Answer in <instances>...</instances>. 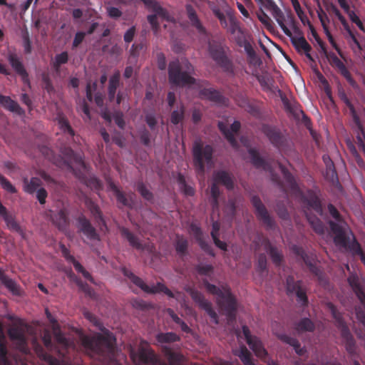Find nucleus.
Masks as SVG:
<instances>
[{
	"label": "nucleus",
	"mask_w": 365,
	"mask_h": 365,
	"mask_svg": "<svg viewBox=\"0 0 365 365\" xmlns=\"http://www.w3.org/2000/svg\"><path fill=\"white\" fill-rule=\"evenodd\" d=\"M194 73V66L186 58L181 61L175 59L168 64V80L172 85L201 88L204 84L208 83L207 81L195 78L192 76Z\"/></svg>",
	"instance_id": "f257e3e1"
},
{
	"label": "nucleus",
	"mask_w": 365,
	"mask_h": 365,
	"mask_svg": "<svg viewBox=\"0 0 365 365\" xmlns=\"http://www.w3.org/2000/svg\"><path fill=\"white\" fill-rule=\"evenodd\" d=\"M203 284L207 291L216 296V302L219 307L225 312L229 321H233L236 318L237 300L232 294L230 288L227 285L218 287L204 280Z\"/></svg>",
	"instance_id": "f03ea898"
},
{
	"label": "nucleus",
	"mask_w": 365,
	"mask_h": 365,
	"mask_svg": "<svg viewBox=\"0 0 365 365\" xmlns=\"http://www.w3.org/2000/svg\"><path fill=\"white\" fill-rule=\"evenodd\" d=\"M82 343L85 349L93 355L106 359L111 358L114 354L115 338L108 333L85 336Z\"/></svg>",
	"instance_id": "7ed1b4c3"
},
{
	"label": "nucleus",
	"mask_w": 365,
	"mask_h": 365,
	"mask_svg": "<svg viewBox=\"0 0 365 365\" xmlns=\"http://www.w3.org/2000/svg\"><path fill=\"white\" fill-rule=\"evenodd\" d=\"M214 148L210 145H204L201 140H195L192 145V163L197 174L203 175L205 165L212 164Z\"/></svg>",
	"instance_id": "20e7f679"
},
{
	"label": "nucleus",
	"mask_w": 365,
	"mask_h": 365,
	"mask_svg": "<svg viewBox=\"0 0 365 365\" xmlns=\"http://www.w3.org/2000/svg\"><path fill=\"white\" fill-rule=\"evenodd\" d=\"M307 21L309 26L314 38L318 43L322 52L324 53V56L329 61L330 65L346 80V81L350 84V86L355 88L356 86V83L352 78L351 73L349 72L345 64L337 57V56L334 53L327 51L324 43L319 38L313 26L311 24L308 19H307Z\"/></svg>",
	"instance_id": "39448f33"
},
{
	"label": "nucleus",
	"mask_w": 365,
	"mask_h": 365,
	"mask_svg": "<svg viewBox=\"0 0 365 365\" xmlns=\"http://www.w3.org/2000/svg\"><path fill=\"white\" fill-rule=\"evenodd\" d=\"M262 132L281 154L289 155L294 151L293 143L276 126L263 124Z\"/></svg>",
	"instance_id": "423d86ee"
},
{
	"label": "nucleus",
	"mask_w": 365,
	"mask_h": 365,
	"mask_svg": "<svg viewBox=\"0 0 365 365\" xmlns=\"http://www.w3.org/2000/svg\"><path fill=\"white\" fill-rule=\"evenodd\" d=\"M333 317L336 320V326L340 330L341 336L344 343L346 350L350 354H353L356 351V341L351 334L349 327L343 320L340 313L337 311L335 306L331 303L329 304Z\"/></svg>",
	"instance_id": "0eeeda50"
},
{
	"label": "nucleus",
	"mask_w": 365,
	"mask_h": 365,
	"mask_svg": "<svg viewBox=\"0 0 365 365\" xmlns=\"http://www.w3.org/2000/svg\"><path fill=\"white\" fill-rule=\"evenodd\" d=\"M208 51L212 60L223 71L228 73H234V64L227 56L222 46L217 42H209Z\"/></svg>",
	"instance_id": "6e6552de"
},
{
	"label": "nucleus",
	"mask_w": 365,
	"mask_h": 365,
	"mask_svg": "<svg viewBox=\"0 0 365 365\" xmlns=\"http://www.w3.org/2000/svg\"><path fill=\"white\" fill-rule=\"evenodd\" d=\"M277 24L286 36L290 38L291 42L298 53H304L307 58L310 61H314L310 54L312 46L307 42L304 36H293L292 31L285 25V16L283 14L282 17L277 21Z\"/></svg>",
	"instance_id": "1a4fd4ad"
},
{
	"label": "nucleus",
	"mask_w": 365,
	"mask_h": 365,
	"mask_svg": "<svg viewBox=\"0 0 365 365\" xmlns=\"http://www.w3.org/2000/svg\"><path fill=\"white\" fill-rule=\"evenodd\" d=\"M292 251L303 260L310 272L317 278L320 284H324L327 283V280L326 276L321 268L317 265L314 255L307 254L302 247L297 245H293L292 247Z\"/></svg>",
	"instance_id": "9d476101"
},
{
	"label": "nucleus",
	"mask_w": 365,
	"mask_h": 365,
	"mask_svg": "<svg viewBox=\"0 0 365 365\" xmlns=\"http://www.w3.org/2000/svg\"><path fill=\"white\" fill-rule=\"evenodd\" d=\"M123 274L127 277L134 284L140 287L143 291L148 294H156L163 292L170 298H175V294L163 283L158 282L151 287L146 284L143 280L135 275L131 271L124 268Z\"/></svg>",
	"instance_id": "9b49d317"
},
{
	"label": "nucleus",
	"mask_w": 365,
	"mask_h": 365,
	"mask_svg": "<svg viewBox=\"0 0 365 365\" xmlns=\"http://www.w3.org/2000/svg\"><path fill=\"white\" fill-rule=\"evenodd\" d=\"M65 159L63 160V164L61 165L62 168L72 172L76 177L79 179H83V174L80 170H77L74 167L73 164H76L80 168L85 169L86 165L81 155L76 153L71 148H65L63 152Z\"/></svg>",
	"instance_id": "f8f14e48"
},
{
	"label": "nucleus",
	"mask_w": 365,
	"mask_h": 365,
	"mask_svg": "<svg viewBox=\"0 0 365 365\" xmlns=\"http://www.w3.org/2000/svg\"><path fill=\"white\" fill-rule=\"evenodd\" d=\"M286 290L288 295L295 294L298 303L302 307L308 305L309 300L307 296L306 289L302 287L301 280L295 281L292 275L286 279Z\"/></svg>",
	"instance_id": "ddd939ff"
},
{
	"label": "nucleus",
	"mask_w": 365,
	"mask_h": 365,
	"mask_svg": "<svg viewBox=\"0 0 365 365\" xmlns=\"http://www.w3.org/2000/svg\"><path fill=\"white\" fill-rule=\"evenodd\" d=\"M251 203L255 210L257 219L262 222L267 230H272L275 227V222L269 215L266 207L257 195H252Z\"/></svg>",
	"instance_id": "4468645a"
},
{
	"label": "nucleus",
	"mask_w": 365,
	"mask_h": 365,
	"mask_svg": "<svg viewBox=\"0 0 365 365\" xmlns=\"http://www.w3.org/2000/svg\"><path fill=\"white\" fill-rule=\"evenodd\" d=\"M145 6L152 11L155 12V14L148 16V21L151 25L153 30L157 32L159 28V24L158 22L157 16H159L165 19H169L168 12L163 8L160 4L155 0H140Z\"/></svg>",
	"instance_id": "2eb2a0df"
},
{
	"label": "nucleus",
	"mask_w": 365,
	"mask_h": 365,
	"mask_svg": "<svg viewBox=\"0 0 365 365\" xmlns=\"http://www.w3.org/2000/svg\"><path fill=\"white\" fill-rule=\"evenodd\" d=\"M188 292L191 298L198 304L199 307L206 312L215 324H218V315L212 309V303L207 300L200 292L195 289L190 288Z\"/></svg>",
	"instance_id": "dca6fc26"
},
{
	"label": "nucleus",
	"mask_w": 365,
	"mask_h": 365,
	"mask_svg": "<svg viewBox=\"0 0 365 365\" xmlns=\"http://www.w3.org/2000/svg\"><path fill=\"white\" fill-rule=\"evenodd\" d=\"M188 292L191 298L198 304L199 307L206 312L215 324H218V315L212 309V303L207 300L200 292L195 289L190 288Z\"/></svg>",
	"instance_id": "f3484780"
},
{
	"label": "nucleus",
	"mask_w": 365,
	"mask_h": 365,
	"mask_svg": "<svg viewBox=\"0 0 365 365\" xmlns=\"http://www.w3.org/2000/svg\"><path fill=\"white\" fill-rule=\"evenodd\" d=\"M242 333L245 338L247 344L254 351L257 357L264 358L267 355V352L264 348L262 341L256 336H252L247 326H242Z\"/></svg>",
	"instance_id": "a211bd4d"
},
{
	"label": "nucleus",
	"mask_w": 365,
	"mask_h": 365,
	"mask_svg": "<svg viewBox=\"0 0 365 365\" xmlns=\"http://www.w3.org/2000/svg\"><path fill=\"white\" fill-rule=\"evenodd\" d=\"M6 58L14 71L21 76L24 83L30 86L29 73L18 55L14 52L9 51Z\"/></svg>",
	"instance_id": "6ab92c4d"
},
{
	"label": "nucleus",
	"mask_w": 365,
	"mask_h": 365,
	"mask_svg": "<svg viewBox=\"0 0 365 365\" xmlns=\"http://www.w3.org/2000/svg\"><path fill=\"white\" fill-rule=\"evenodd\" d=\"M235 41L238 46L244 48L250 64L259 66L262 63L252 44L243 35H237L235 37Z\"/></svg>",
	"instance_id": "aec40b11"
},
{
	"label": "nucleus",
	"mask_w": 365,
	"mask_h": 365,
	"mask_svg": "<svg viewBox=\"0 0 365 365\" xmlns=\"http://www.w3.org/2000/svg\"><path fill=\"white\" fill-rule=\"evenodd\" d=\"M248 153L250 157L252 164L257 168H262L265 171H272L270 164L260 156L258 150L255 148H250L248 149ZM272 180L277 183L279 182V178L277 175L272 173Z\"/></svg>",
	"instance_id": "412c9836"
},
{
	"label": "nucleus",
	"mask_w": 365,
	"mask_h": 365,
	"mask_svg": "<svg viewBox=\"0 0 365 365\" xmlns=\"http://www.w3.org/2000/svg\"><path fill=\"white\" fill-rule=\"evenodd\" d=\"M189 230L200 247L209 255L214 257L215 252L213 249L211 245L205 239L201 228L197 225L192 223Z\"/></svg>",
	"instance_id": "4be33fe9"
},
{
	"label": "nucleus",
	"mask_w": 365,
	"mask_h": 365,
	"mask_svg": "<svg viewBox=\"0 0 365 365\" xmlns=\"http://www.w3.org/2000/svg\"><path fill=\"white\" fill-rule=\"evenodd\" d=\"M219 130L223 133L225 138L230 143L233 148L238 146L237 141L235 137V134L237 133L241 128V124L239 121L235 120L228 128L227 126L222 122L218 123Z\"/></svg>",
	"instance_id": "5701e85b"
},
{
	"label": "nucleus",
	"mask_w": 365,
	"mask_h": 365,
	"mask_svg": "<svg viewBox=\"0 0 365 365\" xmlns=\"http://www.w3.org/2000/svg\"><path fill=\"white\" fill-rule=\"evenodd\" d=\"M210 83L204 84L201 88H196L199 89V96L201 99L208 100L217 104H223L225 102V98L221 93L212 88H205Z\"/></svg>",
	"instance_id": "b1692460"
},
{
	"label": "nucleus",
	"mask_w": 365,
	"mask_h": 365,
	"mask_svg": "<svg viewBox=\"0 0 365 365\" xmlns=\"http://www.w3.org/2000/svg\"><path fill=\"white\" fill-rule=\"evenodd\" d=\"M186 11L187 18L190 20L192 26L195 27L197 29L198 34L200 36H202V38H203L205 41H208L209 36L207 33V31L201 24L196 14V11L192 7V6L190 4L186 5Z\"/></svg>",
	"instance_id": "393cba45"
},
{
	"label": "nucleus",
	"mask_w": 365,
	"mask_h": 365,
	"mask_svg": "<svg viewBox=\"0 0 365 365\" xmlns=\"http://www.w3.org/2000/svg\"><path fill=\"white\" fill-rule=\"evenodd\" d=\"M120 231L122 237L125 238L128 241L130 245L133 247L139 250H147L150 252H153L154 247L153 245L141 244L138 237L131 232L128 228L121 227Z\"/></svg>",
	"instance_id": "a878e982"
},
{
	"label": "nucleus",
	"mask_w": 365,
	"mask_h": 365,
	"mask_svg": "<svg viewBox=\"0 0 365 365\" xmlns=\"http://www.w3.org/2000/svg\"><path fill=\"white\" fill-rule=\"evenodd\" d=\"M77 222L79 231L83 232L88 239L93 240H99V235L96 230L83 215L78 217Z\"/></svg>",
	"instance_id": "bb28decb"
},
{
	"label": "nucleus",
	"mask_w": 365,
	"mask_h": 365,
	"mask_svg": "<svg viewBox=\"0 0 365 365\" xmlns=\"http://www.w3.org/2000/svg\"><path fill=\"white\" fill-rule=\"evenodd\" d=\"M55 340L57 343V349L63 358L66 357V354H68L70 349H75L74 343L67 339L62 333L58 332L55 334Z\"/></svg>",
	"instance_id": "cd10ccee"
},
{
	"label": "nucleus",
	"mask_w": 365,
	"mask_h": 365,
	"mask_svg": "<svg viewBox=\"0 0 365 365\" xmlns=\"http://www.w3.org/2000/svg\"><path fill=\"white\" fill-rule=\"evenodd\" d=\"M303 202L305 203L309 208L314 210L319 215H323V208L322 202L317 195L312 190L307 192V195L303 196Z\"/></svg>",
	"instance_id": "c85d7f7f"
},
{
	"label": "nucleus",
	"mask_w": 365,
	"mask_h": 365,
	"mask_svg": "<svg viewBox=\"0 0 365 365\" xmlns=\"http://www.w3.org/2000/svg\"><path fill=\"white\" fill-rule=\"evenodd\" d=\"M213 180L217 185H222L229 190L234 188L233 176L226 170L215 171L213 174Z\"/></svg>",
	"instance_id": "c756f323"
},
{
	"label": "nucleus",
	"mask_w": 365,
	"mask_h": 365,
	"mask_svg": "<svg viewBox=\"0 0 365 365\" xmlns=\"http://www.w3.org/2000/svg\"><path fill=\"white\" fill-rule=\"evenodd\" d=\"M0 104L5 109L20 116L25 114L24 110L19 105L16 101L12 100L9 96L0 94Z\"/></svg>",
	"instance_id": "7c9ffc66"
},
{
	"label": "nucleus",
	"mask_w": 365,
	"mask_h": 365,
	"mask_svg": "<svg viewBox=\"0 0 365 365\" xmlns=\"http://www.w3.org/2000/svg\"><path fill=\"white\" fill-rule=\"evenodd\" d=\"M11 340L16 341L18 348L24 350L26 346V339L24 331L19 327H11L8 331Z\"/></svg>",
	"instance_id": "2f4dec72"
},
{
	"label": "nucleus",
	"mask_w": 365,
	"mask_h": 365,
	"mask_svg": "<svg viewBox=\"0 0 365 365\" xmlns=\"http://www.w3.org/2000/svg\"><path fill=\"white\" fill-rule=\"evenodd\" d=\"M51 220L53 223L61 231H65L69 225L68 213L64 209L60 210L56 214L53 215Z\"/></svg>",
	"instance_id": "473e14b6"
},
{
	"label": "nucleus",
	"mask_w": 365,
	"mask_h": 365,
	"mask_svg": "<svg viewBox=\"0 0 365 365\" xmlns=\"http://www.w3.org/2000/svg\"><path fill=\"white\" fill-rule=\"evenodd\" d=\"M255 1L259 7H264L269 11L276 21L284 14L273 0H255Z\"/></svg>",
	"instance_id": "72a5a7b5"
},
{
	"label": "nucleus",
	"mask_w": 365,
	"mask_h": 365,
	"mask_svg": "<svg viewBox=\"0 0 365 365\" xmlns=\"http://www.w3.org/2000/svg\"><path fill=\"white\" fill-rule=\"evenodd\" d=\"M120 71H117L109 79L108 94V100L110 102L113 101L115 98L116 90L120 84Z\"/></svg>",
	"instance_id": "f704fd0d"
},
{
	"label": "nucleus",
	"mask_w": 365,
	"mask_h": 365,
	"mask_svg": "<svg viewBox=\"0 0 365 365\" xmlns=\"http://www.w3.org/2000/svg\"><path fill=\"white\" fill-rule=\"evenodd\" d=\"M264 248L269 255L272 262L276 266H279L283 260V255L281 252L272 246L269 240L267 241Z\"/></svg>",
	"instance_id": "c9c22d12"
},
{
	"label": "nucleus",
	"mask_w": 365,
	"mask_h": 365,
	"mask_svg": "<svg viewBox=\"0 0 365 365\" xmlns=\"http://www.w3.org/2000/svg\"><path fill=\"white\" fill-rule=\"evenodd\" d=\"M162 351L168 359L169 365H180L182 355L173 351L168 346H163Z\"/></svg>",
	"instance_id": "e433bc0d"
},
{
	"label": "nucleus",
	"mask_w": 365,
	"mask_h": 365,
	"mask_svg": "<svg viewBox=\"0 0 365 365\" xmlns=\"http://www.w3.org/2000/svg\"><path fill=\"white\" fill-rule=\"evenodd\" d=\"M227 15L228 17V28H225L229 33L231 34H235L236 32L239 34V35H243L244 32L242 28L240 26V22L235 16V15L231 11H227Z\"/></svg>",
	"instance_id": "4c0bfd02"
},
{
	"label": "nucleus",
	"mask_w": 365,
	"mask_h": 365,
	"mask_svg": "<svg viewBox=\"0 0 365 365\" xmlns=\"http://www.w3.org/2000/svg\"><path fill=\"white\" fill-rule=\"evenodd\" d=\"M294 329L298 333H302L306 331H314L315 329L314 324L309 318H303L298 322L295 323Z\"/></svg>",
	"instance_id": "58836bf2"
},
{
	"label": "nucleus",
	"mask_w": 365,
	"mask_h": 365,
	"mask_svg": "<svg viewBox=\"0 0 365 365\" xmlns=\"http://www.w3.org/2000/svg\"><path fill=\"white\" fill-rule=\"evenodd\" d=\"M155 339L159 344H169L179 341L180 336L174 332L158 333Z\"/></svg>",
	"instance_id": "ea45409f"
},
{
	"label": "nucleus",
	"mask_w": 365,
	"mask_h": 365,
	"mask_svg": "<svg viewBox=\"0 0 365 365\" xmlns=\"http://www.w3.org/2000/svg\"><path fill=\"white\" fill-rule=\"evenodd\" d=\"M68 61V54L67 51H63L61 53L56 54L53 61L51 62V66L56 73H59L61 66L67 63Z\"/></svg>",
	"instance_id": "a19ab883"
},
{
	"label": "nucleus",
	"mask_w": 365,
	"mask_h": 365,
	"mask_svg": "<svg viewBox=\"0 0 365 365\" xmlns=\"http://www.w3.org/2000/svg\"><path fill=\"white\" fill-rule=\"evenodd\" d=\"M86 205L91 212L93 217L95 218L96 222H103L104 220L103 218L102 212L97 204H96L93 201L91 200H87L86 202Z\"/></svg>",
	"instance_id": "79ce46f5"
},
{
	"label": "nucleus",
	"mask_w": 365,
	"mask_h": 365,
	"mask_svg": "<svg viewBox=\"0 0 365 365\" xmlns=\"http://www.w3.org/2000/svg\"><path fill=\"white\" fill-rule=\"evenodd\" d=\"M307 220L309 221L311 227L314 232L319 235L324 233L325 227L322 221L316 216H311L307 215Z\"/></svg>",
	"instance_id": "37998d69"
},
{
	"label": "nucleus",
	"mask_w": 365,
	"mask_h": 365,
	"mask_svg": "<svg viewBox=\"0 0 365 365\" xmlns=\"http://www.w3.org/2000/svg\"><path fill=\"white\" fill-rule=\"evenodd\" d=\"M185 107L181 104L179 108L173 110L170 114V122L173 125L182 123L185 118Z\"/></svg>",
	"instance_id": "c03bdc74"
},
{
	"label": "nucleus",
	"mask_w": 365,
	"mask_h": 365,
	"mask_svg": "<svg viewBox=\"0 0 365 365\" xmlns=\"http://www.w3.org/2000/svg\"><path fill=\"white\" fill-rule=\"evenodd\" d=\"M278 165L284 178L289 187L293 190H297L298 189V186L292 174L282 163H279Z\"/></svg>",
	"instance_id": "a18cd8bd"
},
{
	"label": "nucleus",
	"mask_w": 365,
	"mask_h": 365,
	"mask_svg": "<svg viewBox=\"0 0 365 365\" xmlns=\"http://www.w3.org/2000/svg\"><path fill=\"white\" fill-rule=\"evenodd\" d=\"M24 183V191L27 193L33 194L41 185V180L38 178H31L30 181L25 179Z\"/></svg>",
	"instance_id": "49530a36"
},
{
	"label": "nucleus",
	"mask_w": 365,
	"mask_h": 365,
	"mask_svg": "<svg viewBox=\"0 0 365 365\" xmlns=\"http://www.w3.org/2000/svg\"><path fill=\"white\" fill-rule=\"evenodd\" d=\"M323 161L326 165V175L329 177L332 180L337 178L336 171L333 161L327 155H323Z\"/></svg>",
	"instance_id": "de8ad7c7"
},
{
	"label": "nucleus",
	"mask_w": 365,
	"mask_h": 365,
	"mask_svg": "<svg viewBox=\"0 0 365 365\" xmlns=\"http://www.w3.org/2000/svg\"><path fill=\"white\" fill-rule=\"evenodd\" d=\"M210 194H211L210 204H211L213 211H215V210H218V208H219L218 198L220 195V190L218 187V185H217L215 182H213L211 185Z\"/></svg>",
	"instance_id": "09e8293b"
},
{
	"label": "nucleus",
	"mask_w": 365,
	"mask_h": 365,
	"mask_svg": "<svg viewBox=\"0 0 365 365\" xmlns=\"http://www.w3.org/2000/svg\"><path fill=\"white\" fill-rule=\"evenodd\" d=\"M58 123L60 129L64 133L73 137L75 135L73 129L71 128L68 119L63 115H58Z\"/></svg>",
	"instance_id": "8fccbe9b"
},
{
	"label": "nucleus",
	"mask_w": 365,
	"mask_h": 365,
	"mask_svg": "<svg viewBox=\"0 0 365 365\" xmlns=\"http://www.w3.org/2000/svg\"><path fill=\"white\" fill-rule=\"evenodd\" d=\"M178 182L180 190L187 196H192L195 194V189L191 185L187 184L185 177L182 174H179L178 177Z\"/></svg>",
	"instance_id": "3c124183"
},
{
	"label": "nucleus",
	"mask_w": 365,
	"mask_h": 365,
	"mask_svg": "<svg viewBox=\"0 0 365 365\" xmlns=\"http://www.w3.org/2000/svg\"><path fill=\"white\" fill-rule=\"evenodd\" d=\"M175 247L177 253L180 256H184L187 251L188 241L183 237L177 236Z\"/></svg>",
	"instance_id": "603ef678"
},
{
	"label": "nucleus",
	"mask_w": 365,
	"mask_h": 365,
	"mask_svg": "<svg viewBox=\"0 0 365 365\" xmlns=\"http://www.w3.org/2000/svg\"><path fill=\"white\" fill-rule=\"evenodd\" d=\"M136 189L145 200L150 202L153 200V194L147 188L145 185L142 181L137 182Z\"/></svg>",
	"instance_id": "864d4df0"
},
{
	"label": "nucleus",
	"mask_w": 365,
	"mask_h": 365,
	"mask_svg": "<svg viewBox=\"0 0 365 365\" xmlns=\"http://www.w3.org/2000/svg\"><path fill=\"white\" fill-rule=\"evenodd\" d=\"M235 354L239 356L244 365L252 361L251 353L245 345L241 346L240 349L237 351Z\"/></svg>",
	"instance_id": "5fc2aeb1"
},
{
	"label": "nucleus",
	"mask_w": 365,
	"mask_h": 365,
	"mask_svg": "<svg viewBox=\"0 0 365 365\" xmlns=\"http://www.w3.org/2000/svg\"><path fill=\"white\" fill-rule=\"evenodd\" d=\"M281 339L287 344L293 346L296 353H297L299 355H302L303 354L302 349L300 346V343L297 339L287 335L282 336Z\"/></svg>",
	"instance_id": "6e6d98bb"
},
{
	"label": "nucleus",
	"mask_w": 365,
	"mask_h": 365,
	"mask_svg": "<svg viewBox=\"0 0 365 365\" xmlns=\"http://www.w3.org/2000/svg\"><path fill=\"white\" fill-rule=\"evenodd\" d=\"M115 196L116 197L117 202L118 204L121 205L122 206L125 207H131L132 206V198L131 195L128 197L121 190L118 191L117 193L115 194Z\"/></svg>",
	"instance_id": "4d7b16f0"
},
{
	"label": "nucleus",
	"mask_w": 365,
	"mask_h": 365,
	"mask_svg": "<svg viewBox=\"0 0 365 365\" xmlns=\"http://www.w3.org/2000/svg\"><path fill=\"white\" fill-rule=\"evenodd\" d=\"M212 11H213V14L218 19V20L220 21V23L221 24V26L225 29V28H228V24H229V21H228V17H227V15L225 14L223 12H222L220 11V9L218 8H215V9H212Z\"/></svg>",
	"instance_id": "13d9d810"
},
{
	"label": "nucleus",
	"mask_w": 365,
	"mask_h": 365,
	"mask_svg": "<svg viewBox=\"0 0 365 365\" xmlns=\"http://www.w3.org/2000/svg\"><path fill=\"white\" fill-rule=\"evenodd\" d=\"M259 21L267 28L272 26V21L268 15L262 10V7H259V11L257 14Z\"/></svg>",
	"instance_id": "bf43d9fd"
},
{
	"label": "nucleus",
	"mask_w": 365,
	"mask_h": 365,
	"mask_svg": "<svg viewBox=\"0 0 365 365\" xmlns=\"http://www.w3.org/2000/svg\"><path fill=\"white\" fill-rule=\"evenodd\" d=\"M267 257L264 254H260L258 256L257 259V271L263 274L264 273L267 272Z\"/></svg>",
	"instance_id": "052dcab7"
},
{
	"label": "nucleus",
	"mask_w": 365,
	"mask_h": 365,
	"mask_svg": "<svg viewBox=\"0 0 365 365\" xmlns=\"http://www.w3.org/2000/svg\"><path fill=\"white\" fill-rule=\"evenodd\" d=\"M0 184L1 187L10 193H16L17 190L4 175L0 174Z\"/></svg>",
	"instance_id": "680f3d73"
},
{
	"label": "nucleus",
	"mask_w": 365,
	"mask_h": 365,
	"mask_svg": "<svg viewBox=\"0 0 365 365\" xmlns=\"http://www.w3.org/2000/svg\"><path fill=\"white\" fill-rule=\"evenodd\" d=\"M42 82L43 84V87L48 93H51L54 91V87L48 73H44L42 74Z\"/></svg>",
	"instance_id": "e2e57ef3"
},
{
	"label": "nucleus",
	"mask_w": 365,
	"mask_h": 365,
	"mask_svg": "<svg viewBox=\"0 0 365 365\" xmlns=\"http://www.w3.org/2000/svg\"><path fill=\"white\" fill-rule=\"evenodd\" d=\"M7 348L4 343L0 342V365H9Z\"/></svg>",
	"instance_id": "0e129e2a"
},
{
	"label": "nucleus",
	"mask_w": 365,
	"mask_h": 365,
	"mask_svg": "<svg viewBox=\"0 0 365 365\" xmlns=\"http://www.w3.org/2000/svg\"><path fill=\"white\" fill-rule=\"evenodd\" d=\"M22 39H23V46L24 48V52L26 53H31V42L29 38V34L28 31H25L22 34Z\"/></svg>",
	"instance_id": "69168bd1"
},
{
	"label": "nucleus",
	"mask_w": 365,
	"mask_h": 365,
	"mask_svg": "<svg viewBox=\"0 0 365 365\" xmlns=\"http://www.w3.org/2000/svg\"><path fill=\"white\" fill-rule=\"evenodd\" d=\"M76 284L86 294L91 297L94 294L93 289L86 282H83L81 279H78L76 280Z\"/></svg>",
	"instance_id": "338daca9"
},
{
	"label": "nucleus",
	"mask_w": 365,
	"mask_h": 365,
	"mask_svg": "<svg viewBox=\"0 0 365 365\" xmlns=\"http://www.w3.org/2000/svg\"><path fill=\"white\" fill-rule=\"evenodd\" d=\"M86 32L83 31H78L73 38V43H72V48H78L80 44L83 41L85 37H86Z\"/></svg>",
	"instance_id": "774afa93"
}]
</instances>
